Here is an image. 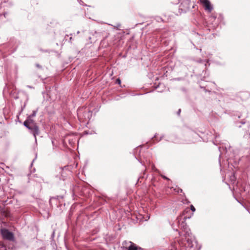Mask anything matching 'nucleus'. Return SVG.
<instances>
[{"instance_id": "nucleus-1", "label": "nucleus", "mask_w": 250, "mask_h": 250, "mask_svg": "<svg viewBox=\"0 0 250 250\" xmlns=\"http://www.w3.org/2000/svg\"><path fill=\"white\" fill-rule=\"evenodd\" d=\"M193 213H191L189 216H184L183 219L184 221H182L180 222L182 216L177 217L178 222L179 226L181 227V229L184 231V236L187 239V243L185 245L186 250H199L200 249V246L198 244L197 242L196 241L195 238L191 236L190 229L187 227L186 224L185 223V221L187 218H190Z\"/></svg>"}, {"instance_id": "nucleus-2", "label": "nucleus", "mask_w": 250, "mask_h": 250, "mask_svg": "<svg viewBox=\"0 0 250 250\" xmlns=\"http://www.w3.org/2000/svg\"><path fill=\"white\" fill-rule=\"evenodd\" d=\"M1 234L4 239L8 240H13L14 235L13 234L9 231L8 229H2L0 230Z\"/></svg>"}, {"instance_id": "nucleus-3", "label": "nucleus", "mask_w": 250, "mask_h": 250, "mask_svg": "<svg viewBox=\"0 0 250 250\" xmlns=\"http://www.w3.org/2000/svg\"><path fill=\"white\" fill-rule=\"evenodd\" d=\"M200 2L205 7L206 10L211 12L213 8L209 0H200Z\"/></svg>"}, {"instance_id": "nucleus-4", "label": "nucleus", "mask_w": 250, "mask_h": 250, "mask_svg": "<svg viewBox=\"0 0 250 250\" xmlns=\"http://www.w3.org/2000/svg\"><path fill=\"white\" fill-rule=\"evenodd\" d=\"M123 245H126L128 246L127 250H138V249H140V248H138L136 244L131 241H125L124 242Z\"/></svg>"}, {"instance_id": "nucleus-5", "label": "nucleus", "mask_w": 250, "mask_h": 250, "mask_svg": "<svg viewBox=\"0 0 250 250\" xmlns=\"http://www.w3.org/2000/svg\"><path fill=\"white\" fill-rule=\"evenodd\" d=\"M31 133L33 134L36 140V136L39 134V129L37 125H34V128L31 131Z\"/></svg>"}, {"instance_id": "nucleus-6", "label": "nucleus", "mask_w": 250, "mask_h": 250, "mask_svg": "<svg viewBox=\"0 0 250 250\" xmlns=\"http://www.w3.org/2000/svg\"><path fill=\"white\" fill-rule=\"evenodd\" d=\"M32 122V120L30 119H27L24 121L23 125H24L27 127V128L30 125V123Z\"/></svg>"}, {"instance_id": "nucleus-7", "label": "nucleus", "mask_w": 250, "mask_h": 250, "mask_svg": "<svg viewBox=\"0 0 250 250\" xmlns=\"http://www.w3.org/2000/svg\"><path fill=\"white\" fill-rule=\"evenodd\" d=\"M34 125H36L32 124L30 125L28 127V129L30 130V132L33 130L34 128Z\"/></svg>"}, {"instance_id": "nucleus-8", "label": "nucleus", "mask_w": 250, "mask_h": 250, "mask_svg": "<svg viewBox=\"0 0 250 250\" xmlns=\"http://www.w3.org/2000/svg\"><path fill=\"white\" fill-rule=\"evenodd\" d=\"M37 111L34 110L33 111L32 114L29 116V118L34 117L36 115Z\"/></svg>"}, {"instance_id": "nucleus-9", "label": "nucleus", "mask_w": 250, "mask_h": 250, "mask_svg": "<svg viewBox=\"0 0 250 250\" xmlns=\"http://www.w3.org/2000/svg\"><path fill=\"white\" fill-rule=\"evenodd\" d=\"M235 176L234 175V174H233L231 177H230V180L233 182V181H235Z\"/></svg>"}, {"instance_id": "nucleus-10", "label": "nucleus", "mask_w": 250, "mask_h": 250, "mask_svg": "<svg viewBox=\"0 0 250 250\" xmlns=\"http://www.w3.org/2000/svg\"><path fill=\"white\" fill-rule=\"evenodd\" d=\"M190 209L193 212L195 211V208L193 205L190 206Z\"/></svg>"}, {"instance_id": "nucleus-11", "label": "nucleus", "mask_w": 250, "mask_h": 250, "mask_svg": "<svg viewBox=\"0 0 250 250\" xmlns=\"http://www.w3.org/2000/svg\"><path fill=\"white\" fill-rule=\"evenodd\" d=\"M188 212H190V210L188 209L187 210H186L184 211L183 215H185V213H188Z\"/></svg>"}, {"instance_id": "nucleus-12", "label": "nucleus", "mask_w": 250, "mask_h": 250, "mask_svg": "<svg viewBox=\"0 0 250 250\" xmlns=\"http://www.w3.org/2000/svg\"><path fill=\"white\" fill-rule=\"evenodd\" d=\"M116 83H118V84H120L121 83V80L119 79H117L116 80Z\"/></svg>"}, {"instance_id": "nucleus-13", "label": "nucleus", "mask_w": 250, "mask_h": 250, "mask_svg": "<svg viewBox=\"0 0 250 250\" xmlns=\"http://www.w3.org/2000/svg\"><path fill=\"white\" fill-rule=\"evenodd\" d=\"M172 247L173 249H171V250H176V248L175 247V246H174V244H172Z\"/></svg>"}, {"instance_id": "nucleus-14", "label": "nucleus", "mask_w": 250, "mask_h": 250, "mask_svg": "<svg viewBox=\"0 0 250 250\" xmlns=\"http://www.w3.org/2000/svg\"><path fill=\"white\" fill-rule=\"evenodd\" d=\"M180 112H181V109H179V110L178 111V112H177V114L178 115H180Z\"/></svg>"}, {"instance_id": "nucleus-15", "label": "nucleus", "mask_w": 250, "mask_h": 250, "mask_svg": "<svg viewBox=\"0 0 250 250\" xmlns=\"http://www.w3.org/2000/svg\"><path fill=\"white\" fill-rule=\"evenodd\" d=\"M178 243H179V245H180L181 246H182V244H182V242H181V241H179V242H178Z\"/></svg>"}, {"instance_id": "nucleus-16", "label": "nucleus", "mask_w": 250, "mask_h": 250, "mask_svg": "<svg viewBox=\"0 0 250 250\" xmlns=\"http://www.w3.org/2000/svg\"><path fill=\"white\" fill-rule=\"evenodd\" d=\"M163 177L164 178H165V179H167L166 176H163Z\"/></svg>"}]
</instances>
